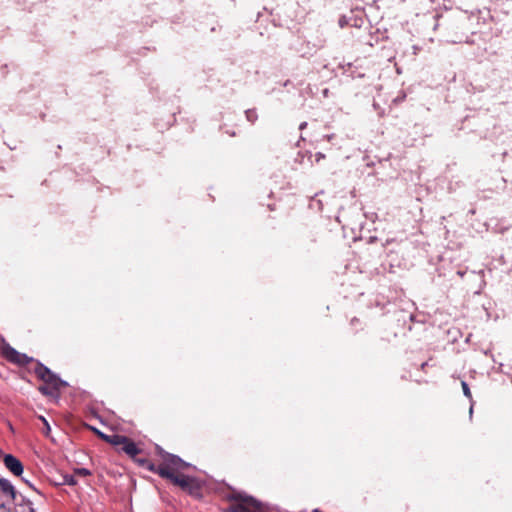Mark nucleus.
<instances>
[{
  "instance_id": "f257e3e1",
  "label": "nucleus",
  "mask_w": 512,
  "mask_h": 512,
  "mask_svg": "<svg viewBox=\"0 0 512 512\" xmlns=\"http://www.w3.org/2000/svg\"><path fill=\"white\" fill-rule=\"evenodd\" d=\"M158 454L162 460L159 465L154 464L146 458H139L136 463L148 471L158 474L161 478H163L161 474L162 471L171 472V470H173L180 472L191 466L190 463L184 461L178 455L166 452L162 448H158Z\"/></svg>"
},
{
  "instance_id": "f03ea898",
  "label": "nucleus",
  "mask_w": 512,
  "mask_h": 512,
  "mask_svg": "<svg viewBox=\"0 0 512 512\" xmlns=\"http://www.w3.org/2000/svg\"><path fill=\"white\" fill-rule=\"evenodd\" d=\"M35 363L34 373L44 382V385L39 386V392L45 396L59 398L60 389L68 386V383L42 362L35 360Z\"/></svg>"
},
{
  "instance_id": "7ed1b4c3",
  "label": "nucleus",
  "mask_w": 512,
  "mask_h": 512,
  "mask_svg": "<svg viewBox=\"0 0 512 512\" xmlns=\"http://www.w3.org/2000/svg\"><path fill=\"white\" fill-rule=\"evenodd\" d=\"M225 497L230 502L227 512H258L261 510V502L244 491L232 490Z\"/></svg>"
},
{
  "instance_id": "20e7f679",
  "label": "nucleus",
  "mask_w": 512,
  "mask_h": 512,
  "mask_svg": "<svg viewBox=\"0 0 512 512\" xmlns=\"http://www.w3.org/2000/svg\"><path fill=\"white\" fill-rule=\"evenodd\" d=\"M183 471L171 472L162 471L163 479L169 480L172 484L179 486L183 491L191 496L199 497L201 495V485L196 477L188 476Z\"/></svg>"
},
{
  "instance_id": "39448f33",
  "label": "nucleus",
  "mask_w": 512,
  "mask_h": 512,
  "mask_svg": "<svg viewBox=\"0 0 512 512\" xmlns=\"http://www.w3.org/2000/svg\"><path fill=\"white\" fill-rule=\"evenodd\" d=\"M0 353L4 359L12 364L25 366L35 360L25 353H21L13 348L4 337H1Z\"/></svg>"
},
{
  "instance_id": "423d86ee",
  "label": "nucleus",
  "mask_w": 512,
  "mask_h": 512,
  "mask_svg": "<svg viewBox=\"0 0 512 512\" xmlns=\"http://www.w3.org/2000/svg\"><path fill=\"white\" fill-rule=\"evenodd\" d=\"M3 457L5 467L15 476H21L24 472L22 462L12 454H3L0 449V458Z\"/></svg>"
},
{
  "instance_id": "0eeeda50",
  "label": "nucleus",
  "mask_w": 512,
  "mask_h": 512,
  "mask_svg": "<svg viewBox=\"0 0 512 512\" xmlns=\"http://www.w3.org/2000/svg\"><path fill=\"white\" fill-rule=\"evenodd\" d=\"M120 450L126 453L135 462H137V459H139L138 455L142 452V449H140L136 443L127 436L126 441H123L121 444Z\"/></svg>"
},
{
  "instance_id": "6e6552de",
  "label": "nucleus",
  "mask_w": 512,
  "mask_h": 512,
  "mask_svg": "<svg viewBox=\"0 0 512 512\" xmlns=\"http://www.w3.org/2000/svg\"><path fill=\"white\" fill-rule=\"evenodd\" d=\"M0 490L3 495L8 496L11 500L16 499V489L8 479L0 478Z\"/></svg>"
},
{
  "instance_id": "1a4fd4ad",
  "label": "nucleus",
  "mask_w": 512,
  "mask_h": 512,
  "mask_svg": "<svg viewBox=\"0 0 512 512\" xmlns=\"http://www.w3.org/2000/svg\"><path fill=\"white\" fill-rule=\"evenodd\" d=\"M123 441H126V436L125 435H120V434H112V435H108V438L106 439L105 442L113 445V446H121V444L123 443Z\"/></svg>"
},
{
  "instance_id": "9d476101",
  "label": "nucleus",
  "mask_w": 512,
  "mask_h": 512,
  "mask_svg": "<svg viewBox=\"0 0 512 512\" xmlns=\"http://www.w3.org/2000/svg\"><path fill=\"white\" fill-rule=\"evenodd\" d=\"M245 116L247 121H249L252 124L255 123L256 120L258 119V115L255 109H247L245 111Z\"/></svg>"
},
{
  "instance_id": "9b49d317",
  "label": "nucleus",
  "mask_w": 512,
  "mask_h": 512,
  "mask_svg": "<svg viewBox=\"0 0 512 512\" xmlns=\"http://www.w3.org/2000/svg\"><path fill=\"white\" fill-rule=\"evenodd\" d=\"M63 482L69 486H75L77 484V480L75 474H66L63 476Z\"/></svg>"
},
{
  "instance_id": "f8f14e48",
  "label": "nucleus",
  "mask_w": 512,
  "mask_h": 512,
  "mask_svg": "<svg viewBox=\"0 0 512 512\" xmlns=\"http://www.w3.org/2000/svg\"><path fill=\"white\" fill-rule=\"evenodd\" d=\"M20 477H21V480H22V481H23V482H24V483H25L29 488H31V489H32L33 491H35L37 494H39V495L43 496V493H42L39 489H37V488L34 486V484L31 482V480H30V479H28L27 477L22 476V475H21Z\"/></svg>"
},
{
  "instance_id": "ddd939ff",
  "label": "nucleus",
  "mask_w": 512,
  "mask_h": 512,
  "mask_svg": "<svg viewBox=\"0 0 512 512\" xmlns=\"http://www.w3.org/2000/svg\"><path fill=\"white\" fill-rule=\"evenodd\" d=\"M461 386H462V390H463V393L464 395L468 398V399H472V394H471V391H470V388L467 384L466 381H462L461 382Z\"/></svg>"
},
{
  "instance_id": "4468645a",
  "label": "nucleus",
  "mask_w": 512,
  "mask_h": 512,
  "mask_svg": "<svg viewBox=\"0 0 512 512\" xmlns=\"http://www.w3.org/2000/svg\"><path fill=\"white\" fill-rule=\"evenodd\" d=\"M39 419L42 421V423L44 425L43 434L48 436L50 431H51V428H50V425H49L48 421L43 416H39Z\"/></svg>"
},
{
  "instance_id": "2eb2a0df",
  "label": "nucleus",
  "mask_w": 512,
  "mask_h": 512,
  "mask_svg": "<svg viewBox=\"0 0 512 512\" xmlns=\"http://www.w3.org/2000/svg\"><path fill=\"white\" fill-rule=\"evenodd\" d=\"M75 475H80V476H88L91 474V472L86 469V468H77L75 469Z\"/></svg>"
},
{
  "instance_id": "dca6fc26",
  "label": "nucleus",
  "mask_w": 512,
  "mask_h": 512,
  "mask_svg": "<svg viewBox=\"0 0 512 512\" xmlns=\"http://www.w3.org/2000/svg\"><path fill=\"white\" fill-rule=\"evenodd\" d=\"M91 429L102 440L106 441V439L108 438V435L103 433V432H101L99 429H97L95 427H91Z\"/></svg>"
},
{
  "instance_id": "f3484780",
  "label": "nucleus",
  "mask_w": 512,
  "mask_h": 512,
  "mask_svg": "<svg viewBox=\"0 0 512 512\" xmlns=\"http://www.w3.org/2000/svg\"><path fill=\"white\" fill-rule=\"evenodd\" d=\"M25 504L27 505L29 512H36V510L33 507V503L29 499L25 500Z\"/></svg>"
},
{
  "instance_id": "a211bd4d",
  "label": "nucleus",
  "mask_w": 512,
  "mask_h": 512,
  "mask_svg": "<svg viewBox=\"0 0 512 512\" xmlns=\"http://www.w3.org/2000/svg\"><path fill=\"white\" fill-rule=\"evenodd\" d=\"M315 156H316V161H319L320 159H322V158H324V157H325V156H324V154H322V153H320V152H319V153H317Z\"/></svg>"
},
{
  "instance_id": "6ab92c4d",
  "label": "nucleus",
  "mask_w": 512,
  "mask_h": 512,
  "mask_svg": "<svg viewBox=\"0 0 512 512\" xmlns=\"http://www.w3.org/2000/svg\"><path fill=\"white\" fill-rule=\"evenodd\" d=\"M307 127V122H302L300 125H299V129L300 130H303Z\"/></svg>"
},
{
  "instance_id": "aec40b11",
  "label": "nucleus",
  "mask_w": 512,
  "mask_h": 512,
  "mask_svg": "<svg viewBox=\"0 0 512 512\" xmlns=\"http://www.w3.org/2000/svg\"><path fill=\"white\" fill-rule=\"evenodd\" d=\"M427 365H428V363H427V362H423V363L421 364V369H422V370H424V369L426 368V366H427Z\"/></svg>"
},
{
  "instance_id": "412c9836",
  "label": "nucleus",
  "mask_w": 512,
  "mask_h": 512,
  "mask_svg": "<svg viewBox=\"0 0 512 512\" xmlns=\"http://www.w3.org/2000/svg\"><path fill=\"white\" fill-rule=\"evenodd\" d=\"M357 322H358V319H356V318H353V319L351 320V323H352V324H357Z\"/></svg>"
},
{
  "instance_id": "4be33fe9",
  "label": "nucleus",
  "mask_w": 512,
  "mask_h": 512,
  "mask_svg": "<svg viewBox=\"0 0 512 512\" xmlns=\"http://www.w3.org/2000/svg\"><path fill=\"white\" fill-rule=\"evenodd\" d=\"M357 322H358V319H356V318H353V319L351 320V323H352V324H357Z\"/></svg>"
},
{
  "instance_id": "5701e85b",
  "label": "nucleus",
  "mask_w": 512,
  "mask_h": 512,
  "mask_svg": "<svg viewBox=\"0 0 512 512\" xmlns=\"http://www.w3.org/2000/svg\"><path fill=\"white\" fill-rule=\"evenodd\" d=\"M376 239H377L376 237H370V238H369V242H370V243H371V242H374Z\"/></svg>"
}]
</instances>
